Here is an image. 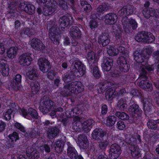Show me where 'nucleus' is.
<instances>
[{
	"label": "nucleus",
	"instance_id": "1",
	"mask_svg": "<svg viewBox=\"0 0 159 159\" xmlns=\"http://www.w3.org/2000/svg\"><path fill=\"white\" fill-rule=\"evenodd\" d=\"M113 60L111 58L106 57L103 59L102 67L104 71L108 72V76L115 78L120 77L123 84L134 80L135 78L134 73L128 75H121L122 73L127 72L130 68V65L125 57L120 56L118 58L117 61L118 67H113Z\"/></svg>",
	"mask_w": 159,
	"mask_h": 159
},
{
	"label": "nucleus",
	"instance_id": "2",
	"mask_svg": "<svg viewBox=\"0 0 159 159\" xmlns=\"http://www.w3.org/2000/svg\"><path fill=\"white\" fill-rule=\"evenodd\" d=\"M70 71L62 75V80L65 83H68L65 85V88L73 89V92L80 93L84 90V86L80 81H73L76 77H81L84 75L86 66L78 59L73 61L70 66Z\"/></svg>",
	"mask_w": 159,
	"mask_h": 159
},
{
	"label": "nucleus",
	"instance_id": "3",
	"mask_svg": "<svg viewBox=\"0 0 159 159\" xmlns=\"http://www.w3.org/2000/svg\"><path fill=\"white\" fill-rule=\"evenodd\" d=\"M117 85L113 81H105L100 82L98 88V93L102 94L105 92V98L108 101H111L113 98L123 96L126 92L125 89H122L117 92L116 91Z\"/></svg>",
	"mask_w": 159,
	"mask_h": 159
},
{
	"label": "nucleus",
	"instance_id": "4",
	"mask_svg": "<svg viewBox=\"0 0 159 159\" xmlns=\"http://www.w3.org/2000/svg\"><path fill=\"white\" fill-rule=\"evenodd\" d=\"M59 21L61 30L60 28L55 25H53L49 30V38L53 43L56 45H58L59 43L58 37L61 34L63 33L61 31H65L66 30V28L70 26L73 22L74 19L72 16L69 17L64 16L60 17Z\"/></svg>",
	"mask_w": 159,
	"mask_h": 159
},
{
	"label": "nucleus",
	"instance_id": "5",
	"mask_svg": "<svg viewBox=\"0 0 159 159\" xmlns=\"http://www.w3.org/2000/svg\"><path fill=\"white\" fill-rule=\"evenodd\" d=\"M154 70L153 65H149L147 63L145 65L140 66L139 70V75L138 79L142 80L139 83V85L141 88L144 90L148 89V91H151L152 89L151 82L148 80V72L153 71Z\"/></svg>",
	"mask_w": 159,
	"mask_h": 159
},
{
	"label": "nucleus",
	"instance_id": "6",
	"mask_svg": "<svg viewBox=\"0 0 159 159\" xmlns=\"http://www.w3.org/2000/svg\"><path fill=\"white\" fill-rule=\"evenodd\" d=\"M86 58L88 61V65L94 77L99 79L101 76V73L97 66L98 57L93 51L90 50L88 52Z\"/></svg>",
	"mask_w": 159,
	"mask_h": 159
},
{
	"label": "nucleus",
	"instance_id": "7",
	"mask_svg": "<svg viewBox=\"0 0 159 159\" xmlns=\"http://www.w3.org/2000/svg\"><path fill=\"white\" fill-rule=\"evenodd\" d=\"M129 113L131 114L132 117L129 120V123L132 124L135 127L140 125L141 122V117L142 111L138 105L133 103L128 108Z\"/></svg>",
	"mask_w": 159,
	"mask_h": 159
},
{
	"label": "nucleus",
	"instance_id": "8",
	"mask_svg": "<svg viewBox=\"0 0 159 159\" xmlns=\"http://www.w3.org/2000/svg\"><path fill=\"white\" fill-rule=\"evenodd\" d=\"M26 75L28 79L34 81L31 82L30 87L31 88V93L34 95L38 93L40 88L39 83L37 81H34L38 78V74L37 70L33 68L31 70H29L26 73Z\"/></svg>",
	"mask_w": 159,
	"mask_h": 159
},
{
	"label": "nucleus",
	"instance_id": "9",
	"mask_svg": "<svg viewBox=\"0 0 159 159\" xmlns=\"http://www.w3.org/2000/svg\"><path fill=\"white\" fill-rule=\"evenodd\" d=\"M116 141H115L117 143H115L112 144L111 147L109 152V157L111 159H116L120 155L121 152V148L119 145L125 146V141L122 137L115 138ZM115 140V139H114Z\"/></svg>",
	"mask_w": 159,
	"mask_h": 159
},
{
	"label": "nucleus",
	"instance_id": "10",
	"mask_svg": "<svg viewBox=\"0 0 159 159\" xmlns=\"http://www.w3.org/2000/svg\"><path fill=\"white\" fill-rule=\"evenodd\" d=\"M135 39L138 42L151 43L154 41L155 37L153 34L150 32L142 31L137 33Z\"/></svg>",
	"mask_w": 159,
	"mask_h": 159
},
{
	"label": "nucleus",
	"instance_id": "11",
	"mask_svg": "<svg viewBox=\"0 0 159 159\" xmlns=\"http://www.w3.org/2000/svg\"><path fill=\"white\" fill-rule=\"evenodd\" d=\"M121 22L124 31L127 33L130 32L131 28L135 30L138 27V24L135 20L132 18L129 19L127 16L123 17Z\"/></svg>",
	"mask_w": 159,
	"mask_h": 159
},
{
	"label": "nucleus",
	"instance_id": "12",
	"mask_svg": "<svg viewBox=\"0 0 159 159\" xmlns=\"http://www.w3.org/2000/svg\"><path fill=\"white\" fill-rule=\"evenodd\" d=\"M19 112L20 115L27 119L31 117L34 119H38L39 117L37 111L31 107L29 108L28 110L24 108H20Z\"/></svg>",
	"mask_w": 159,
	"mask_h": 159
},
{
	"label": "nucleus",
	"instance_id": "13",
	"mask_svg": "<svg viewBox=\"0 0 159 159\" xmlns=\"http://www.w3.org/2000/svg\"><path fill=\"white\" fill-rule=\"evenodd\" d=\"M38 64L39 69L43 73H46L51 68L49 61L45 58H40L38 60Z\"/></svg>",
	"mask_w": 159,
	"mask_h": 159
},
{
	"label": "nucleus",
	"instance_id": "14",
	"mask_svg": "<svg viewBox=\"0 0 159 159\" xmlns=\"http://www.w3.org/2000/svg\"><path fill=\"white\" fill-rule=\"evenodd\" d=\"M21 75L19 74L16 75L13 78L10 84V86L13 90H19L21 89Z\"/></svg>",
	"mask_w": 159,
	"mask_h": 159
},
{
	"label": "nucleus",
	"instance_id": "15",
	"mask_svg": "<svg viewBox=\"0 0 159 159\" xmlns=\"http://www.w3.org/2000/svg\"><path fill=\"white\" fill-rule=\"evenodd\" d=\"M31 45L34 49L37 51H43L46 48L42 41L35 38L32 39L31 40Z\"/></svg>",
	"mask_w": 159,
	"mask_h": 159
},
{
	"label": "nucleus",
	"instance_id": "16",
	"mask_svg": "<svg viewBox=\"0 0 159 159\" xmlns=\"http://www.w3.org/2000/svg\"><path fill=\"white\" fill-rule=\"evenodd\" d=\"M148 128L152 129L157 130V133L154 135L157 138H159V119L157 120H150L147 123Z\"/></svg>",
	"mask_w": 159,
	"mask_h": 159
},
{
	"label": "nucleus",
	"instance_id": "17",
	"mask_svg": "<svg viewBox=\"0 0 159 159\" xmlns=\"http://www.w3.org/2000/svg\"><path fill=\"white\" fill-rule=\"evenodd\" d=\"M67 153L68 156L71 159H84L81 155H78L77 151L72 145L68 146Z\"/></svg>",
	"mask_w": 159,
	"mask_h": 159
},
{
	"label": "nucleus",
	"instance_id": "18",
	"mask_svg": "<svg viewBox=\"0 0 159 159\" xmlns=\"http://www.w3.org/2000/svg\"><path fill=\"white\" fill-rule=\"evenodd\" d=\"M30 54L27 53L21 55L19 58V62L20 65L29 66L30 64L32 58Z\"/></svg>",
	"mask_w": 159,
	"mask_h": 159
},
{
	"label": "nucleus",
	"instance_id": "19",
	"mask_svg": "<svg viewBox=\"0 0 159 159\" xmlns=\"http://www.w3.org/2000/svg\"><path fill=\"white\" fill-rule=\"evenodd\" d=\"M142 102L143 105V107L145 112L148 114L149 112H150L149 114L152 113L154 110V107L152 103L150 102L148 98H143L142 100Z\"/></svg>",
	"mask_w": 159,
	"mask_h": 159
},
{
	"label": "nucleus",
	"instance_id": "20",
	"mask_svg": "<svg viewBox=\"0 0 159 159\" xmlns=\"http://www.w3.org/2000/svg\"><path fill=\"white\" fill-rule=\"evenodd\" d=\"M77 144L80 148L83 149L87 148L89 145V141L86 135L82 134L78 137Z\"/></svg>",
	"mask_w": 159,
	"mask_h": 159
},
{
	"label": "nucleus",
	"instance_id": "21",
	"mask_svg": "<svg viewBox=\"0 0 159 159\" xmlns=\"http://www.w3.org/2000/svg\"><path fill=\"white\" fill-rule=\"evenodd\" d=\"M4 59H0V71L3 76H8L9 74L10 69L9 66L4 62Z\"/></svg>",
	"mask_w": 159,
	"mask_h": 159
},
{
	"label": "nucleus",
	"instance_id": "22",
	"mask_svg": "<svg viewBox=\"0 0 159 159\" xmlns=\"http://www.w3.org/2000/svg\"><path fill=\"white\" fill-rule=\"evenodd\" d=\"M104 18L105 22L106 24L111 25H113L117 21V16L114 13H109L106 15Z\"/></svg>",
	"mask_w": 159,
	"mask_h": 159
},
{
	"label": "nucleus",
	"instance_id": "23",
	"mask_svg": "<svg viewBox=\"0 0 159 159\" xmlns=\"http://www.w3.org/2000/svg\"><path fill=\"white\" fill-rule=\"evenodd\" d=\"M107 133L101 129H95L93 132L92 136L95 140L100 139L104 136L106 135Z\"/></svg>",
	"mask_w": 159,
	"mask_h": 159
},
{
	"label": "nucleus",
	"instance_id": "24",
	"mask_svg": "<svg viewBox=\"0 0 159 159\" xmlns=\"http://www.w3.org/2000/svg\"><path fill=\"white\" fill-rule=\"evenodd\" d=\"M60 130L58 127H51L48 129L47 137L49 139H53L59 135Z\"/></svg>",
	"mask_w": 159,
	"mask_h": 159
},
{
	"label": "nucleus",
	"instance_id": "25",
	"mask_svg": "<svg viewBox=\"0 0 159 159\" xmlns=\"http://www.w3.org/2000/svg\"><path fill=\"white\" fill-rule=\"evenodd\" d=\"M70 33L71 37L73 39H80L81 37V32L79 28L76 26L72 27Z\"/></svg>",
	"mask_w": 159,
	"mask_h": 159
},
{
	"label": "nucleus",
	"instance_id": "26",
	"mask_svg": "<svg viewBox=\"0 0 159 159\" xmlns=\"http://www.w3.org/2000/svg\"><path fill=\"white\" fill-rule=\"evenodd\" d=\"M95 122L92 119H89L84 121L82 124L83 130L86 132H89L94 125Z\"/></svg>",
	"mask_w": 159,
	"mask_h": 159
},
{
	"label": "nucleus",
	"instance_id": "27",
	"mask_svg": "<svg viewBox=\"0 0 159 159\" xmlns=\"http://www.w3.org/2000/svg\"><path fill=\"white\" fill-rule=\"evenodd\" d=\"M143 13L145 14L144 16L148 19L150 17H154V19L157 21V19L159 17V11H142Z\"/></svg>",
	"mask_w": 159,
	"mask_h": 159
},
{
	"label": "nucleus",
	"instance_id": "28",
	"mask_svg": "<svg viewBox=\"0 0 159 159\" xmlns=\"http://www.w3.org/2000/svg\"><path fill=\"white\" fill-rule=\"evenodd\" d=\"M134 59L136 62L139 64L140 66H142L143 64V63L147 61L148 60L146 57L143 54L135 53L134 54Z\"/></svg>",
	"mask_w": 159,
	"mask_h": 159
},
{
	"label": "nucleus",
	"instance_id": "29",
	"mask_svg": "<svg viewBox=\"0 0 159 159\" xmlns=\"http://www.w3.org/2000/svg\"><path fill=\"white\" fill-rule=\"evenodd\" d=\"M129 149L131 152L132 157L135 158H139L141 156V152L137 145L129 146Z\"/></svg>",
	"mask_w": 159,
	"mask_h": 159
},
{
	"label": "nucleus",
	"instance_id": "30",
	"mask_svg": "<svg viewBox=\"0 0 159 159\" xmlns=\"http://www.w3.org/2000/svg\"><path fill=\"white\" fill-rule=\"evenodd\" d=\"M19 11H8L7 12L9 14V17L11 19L16 20L18 17L20 12ZM24 11L25 13H29L30 12L34 13L35 11Z\"/></svg>",
	"mask_w": 159,
	"mask_h": 159
},
{
	"label": "nucleus",
	"instance_id": "31",
	"mask_svg": "<svg viewBox=\"0 0 159 159\" xmlns=\"http://www.w3.org/2000/svg\"><path fill=\"white\" fill-rule=\"evenodd\" d=\"M98 43L102 46L105 47L107 46L110 42V39L109 38V35H102L98 38Z\"/></svg>",
	"mask_w": 159,
	"mask_h": 159
},
{
	"label": "nucleus",
	"instance_id": "32",
	"mask_svg": "<svg viewBox=\"0 0 159 159\" xmlns=\"http://www.w3.org/2000/svg\"><path fill=\"white\" fill-rule=\"evenodd\" d=\"M64 144L65 142L62 139L56 141L54 145L55 151L58 153L61 152L63 150Z\"/></svg>",
	"mask_w": 159,
	"mask_h": 159
},
{
	"label": "nucleus",
	"instance_id": "33",
	"mask_svg": "<svg viewBox=\"0 0 159 159\" xmlns=\"http://www.w3.org/2000/svg\"><path fill=\"white\" fill-rule=\"evenodd\" d=\"M115 36L116 39H119L121 44H123L125 42L122 39L123 31L121 28H118L114 31Z\"/></svg>",
	"mask_w": 159,
	"mask_h": 159
},
{
	"label": "nucleus",
	"instance_id": "34",
	"mask_svg": "<svg viewBox=\"0 0 159 159\" xmlns=\"http://www.w3.org/2000/svg\"><path fill=\"white\" fill-rule=\"evenodd\" d=\"M126 102V100L125 99L121 98L120 99L117 104V109L121 111L126 109L128 106Z\"/></svg>",
	"mask_w": 159,
	"mask_h": 159
},
{
	"label": "nucleus",
	"instance_id": "35",
	"mask_svg": "<svg viewBox=\"0 0 159 159\" xmlns=\"http://www.w3.org/2000/svg\"><path fill=\"white\" fill-rule=\"evenodd\" d=\"M39 14L43 13V15L45 16L46 18L48 19L53 16L58 11H36Z\"/></svg>",
	"mask_w": 159,
	"mask_h": 159
},
{
	"label": "nucleus",
	"instance_id": "36",
	"mask_svg": "<svg viewBox=\"0 0 159 159\" xmlns=\"http://www.w3.org/2000/svg\"><path fill=\"white\" fill-rule=\"evenodd\" d=\"M23 134L25 137L29 139L36 138L39 136L38 132H36L34 129H33L30 131H28V132L25 130V132H24Z\"/></svg>",
	"mask_w": 159,
	"mask_h": 159
},
{
	"label": "nucleus",
	"instance_id": "37",
	"mask_svg": "<svg viewBox=\"0 0 159 159\" xmlns=\"http://www.w3.org/2000/svg\"><path fill=\"white\" fill-rule=\"evenodd\" d=\"M116 119V117L114 116H109L107 117L105 124L107 126H112L115 124Z\"/></svg>",
	"mask_w": 159,
	"mask_h": 159
},
{
	"label": "nucleus",
	"instance_id": "38",
	"mask_svg": "<svg viewBox=\"0 0 159 159\" xmlns=\"http://www.w3.org/2000/svg\"><path fill=\"white\" fill-rule=\"evenodd\" d=\"M17 50L15 47H12L9 48L7 52V56L10 58H13L17 55Z\"/></svg>",
	"mask_w": 159,
	"mask_h": 159
},
{
	"label": "nucleus",
	"instance_id": "39",
	"mask_svg": "<svg viewBox=\"0 0 159 159\" xmlns=\"http://www.w3.org/2000/svg\"><path fill=\"white\" fill-rule=\"evenodd\" d=\"M33 35V34L31 31V30L29 28H25L20 31V36L22 37H24L25 36L30 37Z\"/></svg>",
	"mask_w": 159,
	"mask_h": 159
},
{
	"label": "nucleus",
	"instance_id": "40",
	"mask_svg": "<svg viewBox=\"0 0 159 159\" xmlns=\"http://www.w3.org/2000/svg\"><path fill=\"white\" fill-rule=\"evenodd\" d=\"M116 115L121 120H127L130 119L129 115L124 112H117L116 113Z\"/></svg>",
	"mask_w": 159,
	"mask_h": 159
},
{
	"label": "nucleus",
	"instance_id": "41",
	"mask_svg": "<svg viewBox=\"0 0 159 159\" xmlns=\"http://www.w3.org/2000/svg\"><path fill=\"white\" fill-rule=\"evenodd\" d=\"M107 49V53L109 56L112 57L117 54L116 49L113 45H110Z\"/></svg>",
	"mask_w": 159,
	"mask_h": 159
},
{
	"label": "nucleus",
	"instance_id": "42",
	"mask_svg": "<svg viewBox=\"0 0 159 159\" xmlns=\"http://www.w3.org/2000/svg\"><path fill=\"white\" fill-rule=\"evenodd\" d=\"M125 43H124L123 45L125 44ZM121 45H123V44H121L120 45H118L119 46H118L117 48L116 49L117 53H121L122 55L127 56L129 55V53L128 51L125 48Z\"/></svg>",
	"mask_w": 159,
	"mask_h": 159
},
{
	"label": "nucleus",
	"instance_id": "43",
	"mask_svg": "<svg viewBox=\"0 0 159 159\" xmlns=\"http://www.w3.org/2000/svg\"><path fill=\"white\" fill-rule=\"evenodd\" d=\"M8 137L12 143H14L19 139L18 134L16 132H13L12 134H10Z\"/></svg>",
	"mask_w": 159,
	"mask_h": 159
},
{
	"label": "nucleus",
	"instance_id": "44",
	"mask_svg": "<svg viewBox=\"0 0 159 159\" xmlns=\"http://www.w3.org/2000/svg\"><path fill=\"white\" fill-rule=\"evenodd\" d=\"M26 153L29 156L31 159H38L39 157V153L37 151H33L30 152L26 150Z\"/></svg>",
	"mask_w": 159,
	"mask_h": 159
},
{
	"label": "nucleus",
	"instance_id": "45",
	"mask_svg": "<svg viewBox=\"0 0 159 159\" xmlns=\"http://www.w3.org/2000/svg\"><path fill=\"white\" fill-rule=\"evenodd\" d=\"M96 11L97 12L92 15V17L97 20L102 19L103 17V11Z\"/></svg>",
	"mask_w": 159,
	"mask_h": 159
},
{
	"label": "nucleus",
	"instance_id": "46",
	"mask_svg": "<svg viewBox=\"0 0 159 159\" xmlns=\"http://www.w3.org/2000/svg\"><path fill=\"white\" fill-rule=\"evenodd\" d=\"M108 111V107L105 104H102L101 107V113L100 116L102 118L104 117L107 114Z\"/></svg>",
	"mask_w": 159,
	"mask_h": 159
},
{
	"label": "nucleus",
	"instance_id": "47",
	"mask_svg": "<svg viewBox=\"0 0 159 159\" xmlns=\"http://www.w3.org/2000/svg\"><path fill=\"white\" fill-rule=\"evenodd\" d=\"M13 112V111L11 109H8L5 112L3 113L4 119L6 120H10Z\"/></svg>",
	"mask_w": 159,
	"mask_h": 159
},
{
	"label": "nucleus",
	"instance_id": "48",
	"mask_svg": "<svg viewBox=\"0 0 159 159\" xmlns=\"http://www.w3.org/2000/svg\"><path fill=\"white\" fill-rule=\"evenodd\" d=\"M126 141L127 143L130 145V146H135L137 145L136 139L133 136H131L128 140L126 139Z\"/></svg>",
	"mask_w": 159,
	"mask_h": 159
},
{
	"label": "nucleus",
	"instance_id": "49",
	"mask_svg": "<svg viewBox=\"0 0 159 159\" xmlns=\"http://www.w3.org/2000/svg\"><path fill=\"white\" fill-rule=\"evenodd\" d=\"M109 143V141L107 140H103L100 141L99 143L100 148L102 150H105Z\"/></svg>",
	"mask_w": 159,
	"mask_h": 159
},
{
	"label": "nucleus",
	"instance_id": "50",
	"mask_svg": "<svg viewBox=\"0 0 159 159\" xmlns=\"http://www.w3.org/2000/svg\"><path fill=\"white\" fill-rule=\"evenodd\" d=\"M43 105L49 108L50 109L55 107V105L54 104L53 102L50 99H48L44 101Z\"/></svg>",
	"mask_w": 159,
	"mask_h": 159
},
{
	"label": "nucleus",
	"instance_id": "51",
	"mask_svg": "<svg viewBox=\"0 0 159 159\" xmlns=\"http://www.w3.org/2000/svg\"><path fill=\"white\" fill-rule=\"evenodd\" d=\"M89 25L91 29L97 28L98 26V21L96 19L92 17L89 23Z\"/></svg>",
	"mask_w": 159,
	"mask_h": 159
},
{
	"label": "nucleus",
	"instance_id": "52",
	"mask_svg": "<svg viewBox=\"0 0 159 159\" xmlns=\"http://www.w3.org/2000/svg\"><path fill=\"white\" fill-rule=\"evenodd\" d=\"M141 159H159V156L154 155L152 153H145L143 157Z\"/></svg>",
	"mask_w": 159,
	"mask_h": 159
},
{
	"label": "nucleus",
	"instance_id": "53",
	"mask_svg": "<svg viewBox=\"0 0 159 159\" xmlns=\"http://www.w3.org/2000/svg\"><path fill=\"white\" fill-rule=\"evenodd\" d=\"M20 7L23 10V7H25L24 10H34L35 8L34 6L31 4H25L24 3H22Z\"/></svg>",
	"mask_w": 159,
	"mask_h": 159
},
{
	"label": "nucleus",
	"instance_id": "54",
	"mask_svg": "<svg viewBox=\"0 0 159 159\" xmlns=\"http://www.w3.org/2000/svg\"><path fill=\"white\" fill-rule=\"evenodd\" d=\"M81 4L82 6V9L84 10H89L91 8V5L85 1H81Z\"/></svg>",
	"mask_w": 159,
	"mask_h": 159
},
{
	"label": "nucleus",
	"instance_id": "55",
	"mask_svg": "<svg viewBox=\"0 0 159 159\" xmlns=\"http://www.w3.org/2000/svg\"><path fill=\"white\" fill-rule=\"evenodd\" d=\"M131 94L133 97H140L141 96V93L136 89H132L131 91Z\"/></svg>",
	"mask_w": 159,
	"mask_h": 159
},
{
	"label": "nucleus",
	"instance_id": "56",
	"mask_svg": "<svg viewBox=\"0 0 159 159\" xmlns=\"http://www.w3.org/2000/svg\"><path fill=\"white\" fill-rule=\"evenodd\" d=\"M39 110L43 114H46L48 111H50L49 108L48 107L46 106H41L39 107Z\"/></svg>",
	"mask_w": 159,
	"mask_h": 159
},
{
	"label": "nucleus",
	"instance_id": "57",
	"mask_svg": "<svg viewBox=\"0 0 159 159\" xmlns=\"http://www.w3.org/2000/svg\"><path fill=\"white\" fill-rule=\"evenodd\" d=\"M110 9V6L109 5L105 3L102 4L98 7V10H104L105 9Z\"/></svg>",
	"mask_w": 159,
	"mask_h": 159
},
{
	"label": "nucleus",
	"instance_id": "58",
	"mask_svg": "<svg viewBox=\"0 0 159 159\" xmlns=\"http://www.w3.org/2000/svg\"><path fill=\"white\" fill-rule=\"evenodd\" d=\"M14 126L18 129H19L20 131L22 132L23 133L25 132V128L20 123L16 122L14 125Z\"/></svg>",
	"mask_w": 159,
	"mask_h": 159
},
{
	"label": "nucleus",
	"instance_id": "59",
	"mask_svg": "<svg viewBox=\"0 0 159 159\" xmlns=\"http://www.w3.org/2000/svg\"><path fill=\"white\" fill-rule=\"evenodd\" d=\"M116 127L118 129L120 130H123L125 127V125L124 122L119 121L117 122Z\"/></svg>",
	"mask_w": 159,
	"mask_h": 159
},
{
	"label": "nucleus",
	"instance_id": "60",
	"mask_svg": "<svg viewBox=\"0 0 159 159\" xmlns=\"http://www.w3.org/2000/svg\"><path fill=\"white\" fill-rule=\"evenodd\" d=\"M152 56L153 59L156 62L157 61H159V50H157L152 53Z\"/></svg>",
	"mask_w": 159,
	"mask_h": 159
},
{
	"label": "nucleus",
	"instance_id": "61",
	"mask_svg": "<svg viewBox=\"0 0 159 159\" xmlns=\"http://www.w3.org/2000/svg\"><path fill=\"white\" fill-rule=\"evenodd\" d=\"M56 75V72L53 70H51L48 72L47 76L48 79L51 80H52Z\"/></svg>",
	"mask_w": 159,
	"mask_h": 159
},
{
	"label": "nucleus",
	"instance_id": "62",
	"mask_svg": "<svg viewBox=\"0 0 159 159\" xmlns=\"http://www.w3.org/2000/svg\"><path fill=\"white\" fill-rule=\"evenodd\" d=\"M73 114L74 115H80L82 113L81 109L78 107L73 108H72Z\"/></svg>",
	"mask_w": 159,
	"mask_h": 159
},
{
	"label": "nucleus",
	"instance_id": "63",
	"mask_svg": "<svg viewBox=\"0 0 159 159\" xmlns=\"http://www.w3.org/2000/svg\"><path fill=\"white\" fill-rule=\"evenodd\" d=\"M41 147L42 149L44 150L47 153H49L50 152V146L48 144H43L42 146H41Z\"/></svg>",
	"mask_w": 159,
	"mask_h": 159
},
{
	"label": "nucleus",
	"instance_id": "64",
	"mask_svg": "<svg viewBox=\"0 0 159 159\" xmlns=\"http://www.w3.org/2000/svg\"><path fill=\"white\" fill-rule=\"evenodd\" d=\"M66 116L67 118H72V117L74 116V115L73 114L72 109H69L66 111Z\"/></svg>",
	"mask_w": 159,
	"mask_h": 159
}]
</instances>
